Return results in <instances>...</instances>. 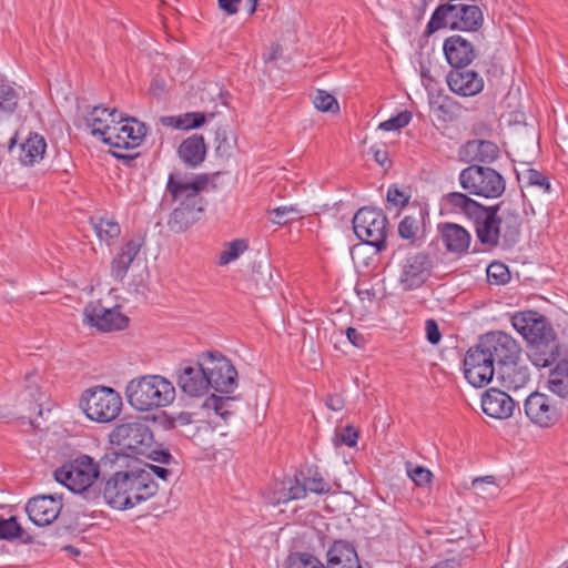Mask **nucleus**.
Segmentation results:
<instances>
[{
    "mask_svg": "<svg viewBox=\"0 0 568 568\" xmlns=\"http://www.w3.org/2000/svg\"><path fill=\"white\" fill-rule=\"evenodd\" d=\"M91 224L101 241L112 242L121 233V227L116 221L108 217L91 219Z\"/></svg>",
    "mask_w": 568,
    "mask_h": 568,
    "instance_id": "obj_41",
    "label": "nucleus"
},
{
    "mask_svg": "<svg viewBox=\"0 0 568 568\" xmlns=\"http://www.w3.org/2000/svg\"><path fill=\"white\" fill-rule=\"evenodd\" d=\"M99 464L89 455H79L63 464L54 471V478L73 493H89L90 487L99 478Z\"/></svg>",
    "mask_w": 568,
    "mask_h": 568,
    "instance_id": "obj_7",
    "label": "nucleus"
},
{
    "mask_svg": "<svg viewBox=\"0 0 568 568\" xmlns=\"http://www.w3.org/2000/svg\"><path fill=\"white\" fill-rule=\"evenodd\" d=\"M501 226V247H514L520 237L521 217L516 209L505 207L499 215Z\"/></svg>",
    "mask_w": 568,
    "mask_h": 568,
    "instance_id": "obj_33",
    "label": "nucleus"
},
{
    "mask_svg": "<svg viewBox=\"0 0 568 568\" xmlns=\"http://www.w3.org/2000/svg\"><path fill=\"white\" fill-rule=\"evenodd\" d=\"M45 139L36 132H31L29 136L18 146V160L24 166H33L43 159L45 153Z\"/></svg>",
    "mask_w": 568,
    "mask_h": 568,
    "instance_id": "obj_32",
    "label": "nucleus"
},
{
    "mask_svg": "<svg viewBox=\"0 0 568 568\" xmlns=\"http://www.w3.org/2000/svg\"><path fill=\"white\" fill-rule=\"evenodd\" d=\"M19 102V94L11 85L1 83L0 84V114L9 115L12 114Z\"/></svg>",
    "mask_w": 568,
    "mask_h": 568,
    "instance_id": "obj_43",
    "label": "nucleus"
},
{
    "mask_svg": "<svg viewBox=\"0 0 568 568\" xmlns=\"http://www.w3.org/2000/svg\"><path fill=\"white\" fill-rule=\"evenodd\" d=\"M300 478L302 480L305 491L317 495H325L331 491V484L324 479L317 467H307L306 470L300 471Z\"/></svg>",
    "mask_w": 568,
    "mask_h": 568,
    "instance_id": "obj_39",
    "label": "nucleus"
},
{
    "mask_svg": "<svg viewBox=\"0 0 568 568\" xmlns=\"http://www.w3.org/2000/svg\"><path fill=\"white\" fill-rule=\"evenodd\" d=\"M270 221L274 224L285 225L292 221L298 220L301 217V211L296 207L290 206H278L271 212Z\"/></svg>",
    "mask_w": 568,
    "mask_h": 568,
    "instance_id": "obj_50",
    "label": "nucleus"
},
{
    "mask_svg": "<svg viewBox=\"0 0 568 568\" xmlns=\"http://www.w3.org/2000/svg\"><path fill=\"white\" fill-rule=\"evenodd\" d=\"M143 468L148 469L152 474V478L156 476L162 480H168L169 477L172 475V471L170 469L162 466L146 464Z\"/></svg>",
    "mask_w": 568,
    "mask_h": 568,
    "instance_id": "obj_62",
    "label": "nucleus"
},
{
    "mask_svg": "<svg viewBox=\"0 0 568 568\" xmlns=\"http://www.w3.org/2000/svg\"><path fill=\"white\" fill-rule=\"evenodd\" d=\"M504 205L505 201L485 206L484 211L478 213V217L473 219L478 241L488 248L501 246V226L498 212Z\"/></svg>",
    "mask_w": 568,
    "mask_h": 568,
    "instance_id": "obj_15",
    "label": "nucleus"
},
{
    "mask_svg": "<svg viewBox=\"0 0 568 568\" xmlns=\"http://www.w3.org/2000/svg\"><path fill=\"white\" fill-rule=\"evenodd\" d=\"M205 207H199L189 204H178L170 213L168 226L174 233H182L189 230L195 222L201 219Z\"/></svg>",
    "mask_w": 568,
    "mask_h": 568,
    "instance_id": "obj_31",
    "label": "nucleus"
},
{
    "mask_svg": "<svg viewBox=\"0 0 568 568\" xmlns=\"http://www.w3.org/2000/svg\"><path fill=\"white\" fill-rule=\"evenodd\" d=\"M353 229L363 243L377 252L386 248L388 220L382 210L368 206L359 209L353 217Z\"/></svg>",
    "mask_w": 568,
    "mask_h": 568,
    "instance_id": "obj_8",
    "label": "nucleus"
},
{
    "mask_svg": "<svg viewBox=\"0 0 568 568\" xmlns=\"http://www.w3.org/2000/svg\"><path fill=\"white\" fill-rule=\"evenodd\" d=\"M247 250V243L244 240H234L230 242L222 251L219 257L220 265H226L240 257Z\"/></svg>",
    "mask_w": 568,
    "mask_h": 568,
    "instance_id": "obj_48",
    "label": "nucleus"
},
{
    "mask_svg": "<svg viewBox=\"0 0 568 568\" xmlns=\"http://www.w3.org/2000/svg\"><path fill=\"white\" fill-rule=\"evenodd\" d=\"M232 400V397L211 395L205 399L204 407L213 409L215 414L221 416L224 420H227L232 415V412L229 409L230 403Z\"/></svg>",
    "mask_w": 568,
    "mask_h": 568,
    "instance_id": "obj_49",
    "label": "nucleus"
},
{
    "mask_svg": "<svg viewBox=\"0 0 568 568\" xmlns=\"http://www.w3.org/2000/svg\"><path fill=\"white\" fill-rule=\"evenodd\" d=\"M40 379V375L37 371L28 373L24 376L23 390L21 392L22 400L29 403L30 409L37 410L38 414H41V400L43 398V393L39 385Z\"/></svg>",
    "mask_w": 568,
    "mask_h": 568,
    "instance_id": "obj_37",
    "label": "nucleus"
},
{
    "mask_svg": "<svg viewBox=\"0 0 568 568\" xmlns=\"http://www.w3.org/2000/svg\"><path fill=\"white\" fill-rule=\"evenodd\" d=\"M120 113L116 109L109 110L102 105L94 106L90 115L85 119L91 134L101 138L102 142L108 144L109 132L114 129Z\"/></svg>",
    "mask_w": 568,
    "mask_h": 568,
    "instance_id": "obj_29",
    "label": "nucleus"
},
{
    "mask_svg": "<svg viewBox=\"0 0 568 568\" xmlns=\"http://www.w3.org/2000/svg\"><path fill=\"white\" fill-rule=\"evenodd\" d=\"M173 420L178 426H186L193 423V414L189 412H180L173 414Z\"/></svg>",
    "mask_w": 568,
    "mask_h": 568,
    "instance_id": "obj_63",
    "label": "nucleus"
},
{
    "mask_svg": "<svg viewBox=\"0 0 568 568\" xmlns=\"http://www.w3.org/2000/svg\"><path fill=\"white\" fill-rule=\"evenodd\" d=\"M178 153L180 159L190 168L200 165L206 154L204 138L200 134H193L185 139L179 146Z\"/></svg>",
    "mask_w": 568,
    "mask_h": 568,
    "instance_id": "obj_35",
    "label": "nucleus"
},
{
    "mask_svg": "<svg viewBox=\"0 0 568 568\" xmlns=\"http://www.w3.org/2000/svg\"><path fill=\"white\" fill-rule=\"evenodd\" d=\"M337 436L344 445L348 447H354L357 444L359 433L353 426L347 425L341 430V433Z\"/></svg>",
    "mask_w": 568,
    "mask_h": 568,
    "instance_id": "obj_58",
    "label": "nucleus"
},
{
    "mask_svg": "<svg viewBox=\"0 0 568 568\" xmlns=\"http://www.w3.org/2000/svg\"><path fill=\"white\" fill-rule=\"evenodd\" d=\"M519 359H513L497 369L500 384L507 389H518L530 381V373L526 366L519 365Z\"/></svg>",
    "mask_w": 568,
    "mask_h": 568,
    "instance_id": "obj_34",
    "label": "nucleus"
},
{
    "mask_svg": "<svg viewBox=\"0 0 568 568\" xmlns=\"http://www.w3.org/2000/svg\"><path fill=\"white\" fill-rule=\"evenodd\" d=\"M463 371L466 381L474 387L481 388L488 385L497 366L487 354L476 344L468 348L463 361Z\"/></svg>",
    "mask_w": 568,
    "mask_h": 568,
    "instance_id": "obj_14",
    "label": "nucleus"
},
{
    "mask_svg": "<svg viewBox=\"0 0 568 568\" xmlns=\"http://www.w3.org/2000/svg\"><path fill=\"white\" fill-rule=\"evenodd\" d=\"M458 181L468 194L498 199L506 190L505 178L495 169L480 164H469L459 172Z\"/></svg>",
    "mask_w": 568,
    "mask_h": 568,
    "instance_id": "obj_6",
    "label": "nucleus"
},
{
    "mask_svg": "<svg viewBox=\"0 0 568 568\" xmlns=\"http://www.w3.org/2000/svg\"><path fill=\"white\" fill-rule=\"evenodd\" d=\"M449 90L460 97H475L484 89V79L478 72L467 68L452 69L446 75Z\"/></svg>",
    "mask_w": 568,
    "mask_h": 568,
    "instance_id": "obj_22",
    "label": "nucleus"
},
{
    "mask_svg": "<svg viewBox=\"0 0 568 568\" xmlns=\"http://www.w3.org/2000/svg\"><path fill=\"white\" fill-rule=\"evenodd\" d=\"M477 345L483 348L497 369L513 359H519L521 353L517 341L503 331H491L481 335Z\"/></svg>",
    "mask_w": 568,
    "mask_h": 568,
    "instance_id": "obj_12",
    "label": "nucleus"
},
{
    "mask_svg": "<svg viewBox=\"0 0 568 568\" xmlns=\"http://www.w3.org/2000/svg\"><path fill=\"white\" fill-rule=\"evenodd\" d=\"M412 112L405 110L396 114L395 116L389 118L386 121H383L378 128L383 131H396L400 130L409 124L412 121Z\"/></svg>",
    "mask_w": 568,
    "mask_h": 568,
    "instance_id": "obj_53",
    "label": "nucleus"
},
{
    "mask_svg": "<svg viewBox=\"0 0 568 568\" xmlns=\"http://www.w3.org/2000/svg\"><path fill=\"white\" fill-rule=\"evenodd\" d=\"M125 396L135 410L150 412L172 404L175 388L172 382L161 375H144L128 383Z\"/></svg>",
    "mask_w": 568,
    "mask_h": 568,
    "instance_id": "obj_2",
    "label": "nucleus"
},
{
    "mask_svg": "<svg viewBox=\"0 0 568 568\" xmlns=\"http://www.w3.org/2000/svg\"><path fill=\"white\" fill-rule=\"evenodd\" d=\"M176 384L182 393L191 397H200L207 393L209 382L204 366L201 365V354L196 363L181 365L176 369Z\"/></svg>",
    "mask_w": 568,
    "mask_h": 568,
    "instance_id": "obj_20",
    "label": "nucleus"
},
{
    "mask_svg": "<svg viewBox=\"0 0 568 568\" xmlns=\"http://www.w3.org/2000/svg\"><path fill=\"white\" fill-rule=\"evenodd\" d=\"M205 120V114L202 112H187L179 115L178 124L180 130H192L202 126Z\"/></svg>",
    "mask_w": 568,
    "mask_h": 568,
    "instance_id": "obj_54",
    "label": "nucleus"
},
{
    "mask_svg": "<svg viewBox=\"0 0 568 568\" xmlns=\"http://www.w3.org/2000/svg\"><path fill=\"white\" fill-rule=\"evenodd\" d=\"M215 144L216 155L223 159H229L235 146V140L229 134L226 129L217 128L215 131Z\"/></svg>",
    "mask_w": 568,
    "mask_h": 568,
    "instance_id": "obj_45",
    "label": "nucleus"
},
{
    "mask_svg": "<svg viewBox=\"0 0 568 568\" xmlns=\"http://www.w3.org/2000/svg\"><path fill=\"white\" fill-rule=\"evenodd\" d=\"M325 568H362L355 546L344 539L334 540L326 551Z\"/></svg>",
    "mask_w": 568,
    "mask_h": 568,
    "instance_id": "obj_26",
    "label": "nucleus"
},
{
    "mask_svg": "<svg viewBox=\"0 0 568 568\" xmlns=\"http://www.w3.org/2000/svg\"><path fill=\"white\" fill-rule=\"evenodd\" d=\"M374 159L382 166H386V165L390 164V161L388 159V153L384 149L374 150Z\"/></svg>",
    "mask_w": 568,
    "mask_h": 568,
    "instance_id": "obj_64",
    "label": "nucleus"
},
{
    "mask_svg": "<svg viewBox=\"0 0 568 568\" xmlns=\"http://www.w3.org/2000/svg\"><path fill=\"white\" fill-rule=\"evenodd\" d=\"M443 51L452 69L459 70L467 68L478 55L475 45L460 34L446 38Z\"/></svg>",
    "mask_w": 568,
    "mask_h": 568,
    "instance_id": "obj_21",
    "label": "nucleus"
},
{
    "mask_svg": "<svg viewBox=\"0 0 568 568\" xmlns=\"http://www.w3.org/2000/svg\"><path fill=\"white\" fill-rule=\"evenodd\" d=\"M429 213L426 206L415 205L398 223V235L415 245L425 237Z\"/></svg>",
    "mask_w": 568,
    "mask_h": 568,
    "instance_id": "obj_24",
    "label": "nucleus"
},
{
    "mask_svg": "<svg viewBox=\"0 0 568 568\" xmlns=\"http://www.w3.org/2000/svg\"><path fill=\"white\" fill-rule=\"evenodd\" d=\"M560 353V344L556 334L545 339L527 345V356L537 368L550 367L557 363Z\"/></svg>",
    "mask_w": 568,
    "mask_h": 568,
    "instance_id": "obj_28",
    "label": "nucleus"
},
{
    "mask_svg": "<svg viewBox=\"0 0 568 568\" xmlns=\"http://www.w3.org/2000/svg\"><path fill=\"white\" fill-rule=\"evenodd\" d=\"M111 438L132 455H141L161 464H170L173 458L169 450L156 447L152 429L143 422L118 425L112 430Z\"/></svg>",
    "mask_w": 568,
    "mask_h": 568,
    "instance_id": "obj_3",
    "label": "nucleus"
},
{
    "mask_svg": "<svg viewBox=\"0 0 568 568\" xmlns=\"http://www.w3.org/2000/svg\"><path fill=\"white\" fill-rule=\"evenodd\" d=\"M499 155L498 145L489 140H470L459 150L460 160L469 164H490L498 160Z\"/></svg>",
    "mask_w": 568,
    "mask_h": 568,
    "instance_id": "obj_23",
    "label": "nucleus"
},
{
    "mask_svg": "<svg viewBox=\"0 0 568 568\" xmlns=\"http://www.w3.org/2000/svg\"><path fill=\"white\" fill-rule=\"evenodd\" d=\"M277 503H287L290 500L302 499L306 497L305 487L298 476L282 481L281 489L276 493Z\"/></svg>",
    "mask_w": 568,
    "mask_h": 568,
    "instance_id": "obj_40",
    "label": "nucleus"
},
{
    "mask_svg": "<svg viewBox=\"0 0 568 568\" xmlns=\"http://www.w3.org/2000/svg\"><path fill=\"white\" fill-rule=\"evenodd\" d=\"M547 388L560 398L568 397V358L559 359L550 369Z\"/></svg>",
    "mask_w": 568,
    "mask_h": 568,
    "instance_id": "obj_36",
    "label": "nucleus"
},
{
    "mask_svg": "<svg viewBox=\"0 0 568 568\" xmlns=\"http://www.w3.org/2000/svg\"><path fill=\"white\" fill-rule=\"evenodd\" d=\"M487 281L494 285H505L510 281V272L506 264L501 262H493L488 265Z\"/></svg>",
    "mask_w": 568,
    "mask_h": 568,
    "instance_id": "obj_47",
    "label": "nucleus"
},
{
    "mask_svg": "<svg viewBox=\"0 0 568 568\" xmlns=\"http://www.w3.org/2000/svg\"><path fill=\"white\" fill-rule=\"evenodd\" d=\"M313 104L321 112H331L333 114L339 112V104L336 98L325 90H316L313 97Z\"/></svg>",
    "mask_w": 568,
    "mask_h": 568,
    "instance_id": "obj_46",
    "label": "nucleus"
},
{
    "mask_svg": "<svg viewBox=\"0 0 568 568\" xmlns=\"http://www.w3.org/2000/svg\"><path fill=\"white\" fill-rule=\"evenodd\" d=\"M426 338L432 345H437L442 339L438 323L434 318H428L425 322Z\"/></svg>",
    "mask_w": 568,
    "mask_h": 568,
    "instance_id": "obj_57",
    "label": "nucleus"
},
{
    "mask_svg": "<svg viewBox=\"0 0 568 568\" xmlns=\"http://www.w3.org/2000/svg\"><path fill=\"white\" fill-rule=\"evenodd\" d=\"M242 0H217L219 8L229 16L236 14Z\"/></svg>",
    "mask_w": 568,
    "mask_h": 568,
    "instance_id": "obj_60",
    "label": "nucleus"
},
{
    "mask_svg": "<svg viewBox=\"0 0 568 568\" xmlns=\"http://www.w3.org/2000/svg\"><path fill=\"white\" fill-rule=\"evenodd\" d=\"M515 400L506 393L497 388L487 389L481 397L483 412L493 418L504 419L513 415Z\"/></svg>",
    "mask_w": 568,
    "mask_h": 568,
    "instance_id": "obj_27",
    "label": "nucleus"
},
{
    "mask_svg": "<svg viewBox=\"0 0 568 568\" xmlns=\"http://www.w3.org/2000/svg\"><path fill=\"white\" fill-rule=\"evenodd\" d=\"M470 194L462 192H450L445 196L447 204L453 209L459 210L467 217L473 220L478 217V213L484 211L485 205L469 197Z\"/></svg>",
    "mask_w": 568,
    "mask_h": 568,
    "instance_id": "obj_38",
    "label": "nucleus"
},
{
    "mask_svg": "<svg viewBox=\"0 0 568 568\" xmlns=\"http://www.w3.org/2000/svg\"><path fill=\"white\" fill-rule=\"evenodd\" d=\"M437 230L448 253L457 256L468 253L471 235L464 226L456 223L443 222L438 224Z\"/></svg>",
    "mask_w": 568,
    "mask_h": 568,
    "instance_id": "obj_25",
    "label": "nucleus"
},
{
    "mask_svg": "<svg viewBox=\"0 0 568 568\" xmlns=\"http://www.w3.org/2000/svg\"><path fill=\"white\" fill-rule=\"evenodd\" d=\"M387 201L396 206H406L409 196L400 191L396 185H390L387 191Z\"/></svg>",
    "mask_w": 568,
    "mask_h": 568,
    "instance_id": "obj_56",
    "label": "nucleus"
},
{
    "mask_svg": "<svg viewBox=\"0 0 568 568\" xmlns=\"http://www.w3.org/2000/svg\"><path fill=\"white\" fill-rule=\"evenodd\" d=\"M433 267V260L426 252L407 255L398 264V285L405 292L422 287L430 277Z\"/></svg>",
    "mask_w": 568,
    "mask_h": 568,
    "instance_id": "obj_11",
    "label": "nucleus"
},
{
    "mask_svg": "<svg viewBox=\"0 0 568 568\" xmlns=\"http://www.w3.org/2000/svg\"><path fill=\"white\" fill-rule=\"evenodd\" d=\"M144 245L143 237L131 239L124 243L120 252L113 257L111 263V276L116 281H123L128 271Z\"/></svg>",
    "mask_w": 568,
    "mask_h": 568,
    "instance_id": "obj_30",
    "label": "nucleus"
},
{
    "mask_svg": "<svg viewBox=\"0 0 568 568\" xmlns=\"http://www.w3.org/2000/svg\"><path fill=\"white\" fill-rule=\"evenodd\" d=\"M87 322L101 332L122 331L129 325V317L118 306L104 307L101 302H90L84 308Z\"/></svg>",
    "mask_w": 568,
    "mask_h": 568,
    "instance_id": "obj_18",
    "label": "nucleus"
},
{
    "mask_svg": "<svg viewBox=\"0 0 568 568\" xmlns=\"http://www.w3.org/2000/svg\"><path fill=\"white\" fill-rule=\"evenodd\" d=\"M159 485L145 468L115 471L104 484L103 498L114 509L125 510L152 498Z\"/></svg>",
    "mask_w": 568,
    "mask_h": 568,
    "instance_id": "obj_1",
    "label": "nucleus"
},
{
    "mask_svg": "<svg viewBox=\"0 0 568 568\" xmlns=\"http://www.w3.org/2000/svg\"><path fill=\"white\" fill-rule=\"evenodd\" d=\"M484 23V14L477 4L464 2L440 3L426 24L425 36H432L440 29L448 28L464 32H476Z\"/></svg>",
    "mask_w": 568,
    "mask_h": 568,
    "instance_id": "obj_4",
    "label": "nucleus"
},
{
    "mask_svg": "<svg viewBox=\"0 0 568 568\" xmlns=\"http://www.w3.org/2000/svg\"><path fill=\"white\" fill-rule=\"evenodd\" d=\"M79 405L89 419L110 423L120 415L123 402L114 388L98 385L82 392Z\"/></svg>",
    "mask_w": 568,
    "mask_h": 568,
    "instance_id": "obj_5",
    "label": "nucleus"
},
{
    "mask_svg": "<svg viewBox=\"0 0 568 568\" xmlns=\"http://www.w3.org/2000/svg\"><path fill=\"white\" fill-rule=\"evenodd\" d=\"M511 324L528 345L555 335L548 320L535 311L516 313L511 317Z\"/></svg>",
    "mask_w": 568,
    "mask_h": 568,
    "instance_id": "obj_16",
    "label": "nucleus"
},
{
    "mask_svg": "<svg viewBox=\"0 0 568 568\" xmlns=\"http://www.w3.org/2000/svg\"><path fill=\"white\" fill-rule=\"evenodd\" d=\"M346 336L347 339L356 347H364L366 344L364 335L354 327H348L346 329Z\"/></svg>",
    "mask_w": 568,
    "mask_h": 568,
    "instance_id": "obj_61",
    "label": "nucleus"
},
{
    "mask_svg": "<svg viewBox=\"0 0 568 568\" xmlns=\"http://www.w3.org/2000/svg\"><path fill=\"white\" fill-rule=\"evenodd\" d=\"M325 405L333 412H339L345 406V400L339 394H328L325 398Z\"/></svg>",
    "mask_w": 568,
    "mask_h": 568,
    "instance_id": "obj_59",
    "label": "nucleus"
},
{
    "mask_svg": "<svg viewBox=\"0 0 568 568\" xmlns=\"http://www.w3.org/2000/svg\"><path fill=\"white\" fill-rule=\"evenodd\" d=\"M210 182L209 174H194L189 178L181 172L169 174L165 185V193L171 197L173 203L189 204L199 207H205L206 201L201 193L207 187Z\"/></svg>",
    "mask_w": 568,
    "mask_h": 568,
    "instance_id": "obj_9",
    "label": "nucleus"
},
{
    "mask_svg": "<svg viewBox=\"0 0 568 568\" xmlns=\"http://www.w3.org/2000/svg\"><path fill=\"white\" fill-rule=\"evenodd\" d=\"M63 508L61 495H38L26 505L29 519L39 527L51 525Z\"/></svg>",
    "mask_w": 568,
    "mask_h": 568,
    "instance_id": "obj_19",
    "label": "nucleus"
},
{
    "mask_svg": "<svg viewBox=\"0 0 568 568\" xmlns=\"http://www.w3.org/2000/svg\"><path fill=\"white\" fill-rule=\"evenodd\" d=\"M524 178L528 186H536L547 194L551 192V183L542 172L530 168L524 172Z\"/></svg>",
    "mask_w": 568,
    "mask_h": 568,
    "instance_id": "obj_51",
    "label": "nucleus"
},
{
    "mask_svg": "<svg viewBox=\"0 0 568 568\" xmlns=\"http://www.w3.org/2000/svg\"><path fill=\"white\" fill-rule=\"evenodd\" d=\"M271 278L272 273L270 267L267 266L264 271H262L261 266H258L257 270H253L248 278V290H251V293L256 297L265 296V294L271 291Z\"/></svg>",
    "mask_w": 568,
    "mask_h": 568,
    "instance_id": "obj_42",
    "label": "nucleus"
},
{
    "mask_svg": "<svg viewBox=\"0 0 568 568\" xmlns=\"http://www.w3.org/2000/svg\"><path fill=\"white\" fill-rule=\"evenodd\" d=\"M146 134V126L144 123L134 118H120L118 119L114 129L109 132L108 144L114 149L126 150L139 146Z\"/></svg>",
    "mask_w": 568,
    "mask_h": 568,
    "instance_id": "obj_17",
    "label": "nucleus"
},
{
    "mask_svg": "<svg viewBox=\"0 0 568 568\" xmlns=\"http://www.w3.org/2000/svg\"><path fill=\"white\" fill-rule=\"evenodd\" d=\"M22 534L23 529L16 517L8 519L0 517V539L10 540L21 537Z\"/></svg>",
    "mask_w": 568,
    "mask_h": 568,
    "instance_id": "obj_52",
    "label": "nucleus"
},
{
    "mask_svg": "<svg viewBox=\"0 0 568 568\" xmlns=\"http://www.w3.org/2000/svg\"><path fill=\"white\" fill-rule=\"evenodd\" d=\"M526 417L540 428H551L562 417L560 403L539 392L530 393L524 402Z\"/></svg>",
    "mask_w": 568,
    "mask_h": 568,
    "instance_id": "obj_13",
    "label": "nucleus"
},
{
    "mask_svg": "<svg viewBox=\"0 0 568 568\" xmlns=\"http://www.w3.org/2000/svg\"><path fill=\"white\" fill-rule=\"evenodd\" d=\"M201 365L207 376L209 389L231 394L237 386V372L231 361L220 352L201 354Z\"/></svg>",
    "mask_w": 568,
    "mask_h": 568,
    "instance_id": "obj_10",
    "label": "nucleus"
},
{
    "mask_svg": "<svg viewBox=\"0 0 568 568\" xmlns=\"http://www.w3.org/2000/svg\"><path fill=\"white\" fill-rule=\"evenodd\" d=\"M407 474L409 478L419 487L428 485L433 477V474L427 468L423 466L412 467L410 463H407Z\"/></svg>",
    "mask_w": 568,
    "mask_h": 568,
    "instance_id": "obj_55",
    "label": "nucleus"
},
{
    "mask_svg": "<svg viewBox=\"0 0 568 568\" xmlns=\"http://www.w3.org/2000/svg\"><path fill=\"white\" fill-rule=\"evenodd\" d=\"M285 568H325V565L314 555L294 552L287 557Z\"/></svg>",
    "mask_w": 568,
    "mask_h": 568,
    "instance_id": "obj_44",
    "label": "nucleus"
}]
</instances>
